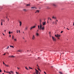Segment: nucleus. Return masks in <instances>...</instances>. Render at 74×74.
I'll return each instance as SVG.
<instances>
[{
    "instance_id": "f257e3e1",
    "label": "nucleus",
    "mask_w": 74,
    "mask_h": 74,
    "mask_svg": "<svg viewBox=\"0 0 74 74\" xmlns=\"http://www.w3.org/2000/svg\"><path fill=\"white\" fill-rule=\"evenodd\" d=\"M44 26H43V27H42V25H41H41H40V30H44Z\"/></svg>"
},
{
    "instance_id": "f03ea898",
    "label": "nucleus",
    "mask_w": 74,
    "mask_h": 74,
    "mask_svg": "<svg viewBox=\"0 0 74 74\" xmlns=\"http://www.w3.org/2000/svg\"><path fill=\"white\" fill-rule=\"evenodd\" d=\"M55 36L56 37H57L58 38V39H59V37H60V35H59L58 34H57V35H55Z\"/></svg>"
},
{
    "instance_id": "7ed1b4c3",
    "label": "nucleus",
    "mask_w": 74,
    "mask_h": 74,
    "mask_svg": "<svg viewBox=\"0 0 74 74\" xmlns=\"http://www.w3.org/2000/svg\"><path fill=\"white\" fill-rule=\"evenodd\" d=\"M52 39L53 41H56V38H55L52 36Z\"/></svg>"
},
{
    "instance_id": "20e7f679",
    "label": "nucleus",
    "mask_w": 74,
    "mask_h": 74,
    "mask_svg": "<svg viewBox=\"0 0 74 74\" xmlns=\"http://www.w3.org/2000/svg\"><path fill=\"white\" fill-rule=\"evenodd\" d=\"M32 38L33 40H34V39H35V36L34 35H33Z\"/></svg>"
},
{
    "instance_id": "39448f33",
    "label": "nucleus",
    "mask_w": 74,
    "mask_h": 74,
    "mask_svg": "<svg viewBox=\"0 0 74 74\" xmlns=\"http://www.w3.org/2000/svg\"><path fill=\"white\" fill-rule=\"evenodd\" d=\"M22 52V51L21 50H19L17 51L18 52Z\"/></svg>"
},
{
    "instance_id": "423d86ee",
    "label": "nucleus",
    "mask_w": 74,
    "mask_h": 74,
    "mask_svg": "<svg viewBox=\"0 0 74 74\" xmlns=\"http://www.w3.org/2000/svg\"><path fill=\"white\" fill-rule=\"evenodd\" d=\"M36 36H39V34H38V33L37 32L36 33Z\"/></svg>"
},
{
    "instance_id": "0eeeda50",
    "label": "nucleus",
    "mask_w": 74,
    "mask_h": 74,
    "mask_svg": "<svg viewBox=\"0 0 74 74\" xmlns=\"http://www.w3.org/2000/svg\"><path fill=\"white\" fill-rule=\"evenodd\" d=\"M46 23V22L45 21V22L43 23H42V25H45L46 24L45 23Z\"/></svg>"
},
{
    "instance_id": "6e6552de",
    "label": "nucleus",
    "mask_w": 74,
    "mask_h": 74,
    "mask_svg": "<svg viewBox=\"0 0 74 74\" xmlns=\"http://www.w3.org/2000/svg\"><path fill=\"white\" fill-rule=\"evenodd\" d=\"M52 18L53 19H56V18L54 16H53Z\"/></svg>"
},
{
    "instance_id": "1a4fd4ad",
    "label": "nucleus",
    "mask_w": 74,
    "mask_h": 74,
    "mask_svg": "<svg viewBox=\"0 0 74 74\" xmlns=\"http://www.w3.org/2000/svg\"><path fill=\"white\" fill-rule=\"evenodd\" d=\"M27 29H28V27H26L25 30H27Z\"/></svg>"
},
{
    "instance_id": "9d476101",
    "label": "nucleus",
    "mask_w": 74,
    "mask_h": 74,
    "mask_svg": "<svg viewBox=\"0 0 74 74\" xmlns=\"http://www.w3.org/2000/svg\"><path fill=\"white\" fill-rule=\"evenodd\" d=\"M30 4H27V5H26V6L27 7H29V6H30Z\"/></svg>"
},
{
    "instance_id": "9b49d317",
    "label": "nucleus",
    "mask_w": 74,
    "mask_h": 74,
    "mask_svg": "<svg viewBox=\"0 0 74 74\" xmlns=\"http://www.w3.org/2000/svg\"><path fill=\"white\" fill-rule=\"evenodd\" d=\"M1 21H1V26H2L3 25V21H3V20H1Z\"/></svg>"
},
{
    "instance_id": "f8f14e48",
    "label": "nucleus",
    "mask_w": 74,
    "mask_h": 74,
    "mask_svg": "<svg viewBox=\"0 0 74 74\" xmlns=\"http://www.w3.org/2000/svg\"><path fill=\"white\" fill-rule=\"evenodd\" d=\"M58 22L56 21H55V25H57L58 24Z\"/></svg>"
},
{
    "instance_id": "ddd939ff",
    "label": "nucleus",
    "mask_w": 74,
    "mask_h": 74,
    "mask_svg": "<svg viewBox=\"0 0 74 74\" xmlns=\"http://www.w3.org/2000/svg\"><path fill=\"white\" fill-rule=\"evenodd\" d=\"M37 12H38V13L39 12V10H37L36 12L35 13H37Z\"/></svg>"
},
{
    "instance_id": "4468645a",
    "label": "nucleus",
    "mask_w": 74,
    "mask_h": 74,
    "mask_svg": "<svg viewBox=\"0 0 74 74\" xmlns=\"http://www.w3.org/2000/svg\"><path fill=\"white\" fill-rule=\"evenodd\" d=\"M10 72L11 73H12V74H13V73H14V72L12 71H10Z\"/></svg>"
},
{
    "instance_id": "2eb2a0df",
    "label": "nucleus",
    "mask_w": 74,
    "mask_h": 74,
    "mask_svg": "<svg viewBox=\"0 0 74 74\" xmlns=\"http://www.w3.org/2000/svg\"><path fill=\"white\" fill-rule=\"evenodd\" d=\"M31 8H35V9H36V7H32Z\"/></svg>"
},
{
    "instance_id": "dca6fc26",
    "label": "nucleus",
    "mask_w": 74,
    "mask_h": 74,
    "mask_svg": "<svg viewBox=\"0 0 74 74\" xmlns=\"http://www.w3.org/2000/svg\"><path fill=\"white\" fill-rule=\"evenodd\" d=\"M4 65H5V66H6V67H8V65H7V64H4Z\"/></svg>"
},
{
    "instance_id": "f3484780",
    "label": "nucleus",
    "mask_w": 74,
    "mask_h": 74,
    "mask_svg": "<svg viewBox=\"0 0 74 74\" xmlns=\"http://www.w3.org/2000/svg\"><path fill=\"white\" fill-rule=\"evenodd\" d=\"M40 25H42V24H41V22H42L41 20H40Z\"/></svg>"
},
{
    "instance_id": "a211bd4d",
    "label": "nucleus",
    "mask_w": 74,
    "mask_h": 74,
    "mask_svg": "<svg viewBox=\"0 0 74 74\" xmlns=\"http://www.w3.org/2000/svg\"><path fill=\"white\" fill-rule=\"evenodd\" d=\"M10 47H11V48H14V46H10Z\"/></svg>"
},
{
    "instance_id": "6ab92c4d",
    "label": "nucleus",
    "mask_w": 74,
    "mask_h": 74,
    "mask_svg": "<svg viewBox=\"0 0 74 74\" xmlns=\"http://www.w3.org/2000/svg\"><path fill=\"white\" fill-rule=\"evenodd\" d=\"M36 27V26H34L32 27V29L33 28H35V27Z\"/></svg>"
},
{
    "instance_id": "aec40b11",
    "label": "nucleus",
    "mask_w": 74,
    "mask_h": 74,
    "mask_svg": "<svg viewBox=\"0 0 74 74\" xmlns=\"http://www.w3.org/2000/svg\"><path fill=\"white\" fill-rule=\"evenodd\" d=\"M20 25L21 26V25H22V23H21V21L20 22Z\"/></svg>"
},
{
    "instance_id": "412c9836",
    "label": "nucleus",
    "mask_w": 74,
    "mask_h": 74,
    "mask_svg": "<svg viewBox=\"0 0 74 74\" xmlns=\"http://www.w3.org/2000/svg\"><path fill=\"white\" fill-rule=\"evenodd\" d=\"M38 27L39 30H40V25L38 26Z\"/></svg>"
},
{
    "instance_id": "4be33fe9",
    "label": "nucleus",
    "mask_w": 74,
    "mask_h": 74,
    "mask_svg": "<svg viewBox=\"0 0 74 74\" xmlns=\"http://www.w3.org/2000/svg\"><path fill=\"white\" fill-rule=\"evenodd\" d=\"M59 73L60 74H63V73H62V72H59Z\"/></svg>"
},
{
    "instance_id": "5701e85b",
    "label": "nucleus",
    "mask_w": 74,
    "mask_h": 74,
    "mask_svg": "<svg viewBox=\"0 0 74 74\" xmlns=\"http://www.w3.org/2000/svg\"><path fill=\"white\" fill-rule=\"evenodd\" d=\"M11 58H15V56H11Z\"/></svg>"
},
{
    "instance_id": "b1692460",
    "label": "nucleus",
    "mask_w": 74,
    "mask_h": 74,
    "mask_svg": "<svg viewBox=\"0 0 74 74\" xmlns=\"http://www.w3.org/2000/svg\"><path fill=\"white\" fill-rule=\"evenodd\" d=\"M23 11H26L27 10H26V9H23Z\"/></svg>"
},
{
    "instance_id": "393cba45",
    "label": "nucleus",
    "mask_w": 74,
    "mask_h": 74,
    "mask_svg": "<svg viewBox=\"0 0 74 74\" xmlns=\"http://www.w3.org/2000/svg\"><path fill=\"white\" fill-rule=\"evenodd\" d=\"M37 69H38V70H39V71H41V70H40V69H39V68H37Z\"/></svg>"
},
{
    "instance_id": "a878e982",
    "label": "nucleus",
    "mask_w": 74,
    "mask_h": 74,
    "mask_svg": "<svg viewBox=\"0 0 74 74\" xmlns=\"http://www.w3.org/2000/svg\"><path fill=\"white\" fill-rule=\"evenodd\" d=\"M53 6H54L55 7H56V5H55V4H53Z\"/></svg>"
},
{
    "instance_id": "bb28decb",
    "label": "nucleus",
    "mask_w": 74,
    "mask_h": 74,
    "mask_svg": "<svg viewBox=\"0 0 74 74\" xmlns=\"http://www.w3.org/2000/svg\"><path fill=\"white\" fill-rule=\"evenodd\" d=\"M38 71H37V72H36V74H38Z\"/></svg>"
},
{
    "instance_id": "cd10ccee",
    "label": "nucleus",
    "mask_w": 74,
    "mask_h": 74,
    "mask_svg": "<svg viewBox=\"0 0 74 74\" xmlns=\"http://www.w3.org/2000/svg\"><path fill=\"white\" fill-rule=\"evenodd\" d=\"M25 68L26 69V70H29V69H28L26 67H25Z\"/></svg>"
},
{
    "instance_id": "c85d7f7f",
    "label": "nucleus",
    "mask_w": 74,
    "mask_h": 74,
    "mask_svg": "<svg viewBox=\"0 0 74 74\" xmlns=\"http://www.w3.org/2000/svg\"><path fill=\"white\" fill-rule=\"evenodd\" d=\"M16 74H19V73H18L16 71Z\"/></svg>"
},
{
    "instance_id": "c756f323",
    "label": "nucleus",
    "mask_w": 74,
    "mask_h": 74,
    "mask_svg": "<svg viewBox=\"0 0 74 74\" xmlns=\"http://www.w3.org/2000/svg\"><path fill=\"white\" fill-rule=\"evenodd\" d=\"M55 23V22H54V21H53L52 22V24H53Z\"/></svg>"
},
{
    "instance_id": "7c9ffc66",
    "label": "nucleus",
    "mask_w": 74,
    "mask_h": 74,
    "mask_svg": "<svg viewBox=\"0 0 74 74\" xmlns=\"http://www.w3.org/2000/svg\"><path fill=\"white\" fill-rule=\"evenodd\" d=\"M14 36H12V39H14Z\"/></svg>"
},
{
    "instance_id": "2f4dec72",
    "label": "nucleus",
    "mask_w": 74,
    "mask_h": 74,
    "mask_svg": "<svg viewBox=\"0 0 74 74\" xmlns=\"http://www.w3.org/2000/svg\"><path fill=\"white\" fill-rule=\"evenodd\" d=\"M29 69H32V70H33V69L32 68H31V67H29Z\"/></svg>"
},
{
    "instance_id": "473e14b6",
    "label": "nucleus",
    "mask_w": 74,
    "mask_h": 74,
    "mask_svg": "<svg viewBox=\"0 0 74 74\" xmlns=\"http://www.w3.org/2000/svg\"><path fill=\"white\" fill-rule=\"evenodd\" d=\"M9 34H11V32H10V31H9Z\"/></svg>"
},
{
    "instance_id": "72a5a7b5",
    "label": "nucleus",
    "mask_w": 74,
    "mask_h": 74,
    "mask_svg": "<svg viewBox=\"0 0 74 74\" xmlns=\"http://www.w3.org/2000/svg\"><path fill=\"white\" fill-rule=\"evenodd\" d=\"M9 48V46H8L7 48H6V49H7Z\"/></svg>"
},
{
    "instance_id": "f704fd0d",
    "label": "nucleus",
    "mask_w": 74,
    "mask_h": 74,
    "mask_svg": "<svg viewBox=\"0 0 74 74\" xmlns=\"http://www.w3.org/2000/svg\"><path fill=\"white\" fill-rule=\"evenodd\" d=\"M14 41H16V39H14Z\"/></svg>"
},
{
    "instance_id": "c9c22d12",
    "label": "nucleus",
    "mask_w": 74,
    "mask_h": 74,
    "mask_svg": "<svg viewBox=\"0 0 74 74\" xmlns=\"http://www.w3.org/2000/svg\"><path fill=\"white\" fill-rule=\"evenodd\" d=\"M2 72V71H1V69H0V73H1Z\"/></svg>"
},
{
    "instance_id": "e433bc0d",
    "label": "nucleus",
    "mask_w": 74,
    "mask_h": 74,
    "mask_svg": "<svg viewBox=\"0 0 74 74\" xmlns=\"http://www.w3.org/2000/svg\"><path fill=\"white\" fill-rule=\"evenodd\" d=\"M3 64H4V65L5 64V63H4V62L3 61Z\"/></svg>"
},
{
    "instance_id": "4c0bfd02",
    "label": "nucleus",
    "mask_w": 74,
    "mask_h": 74,
    "mask_svg": "<svg viewBox=\"0 0 74 74\" xmlns=\"http://www.w3.org/2000/svg\"><path fill=\"white\" fill-rule=\"evenodd\" d=\"M32 29H33L32 27H30V30H32Z\"/></svg>"
},
{
    "instance_id": "58836bf2",
    "label": "nucleus",
    "mask_w": 74,
    "mask_h": 74,
    "mask_svg": "<svg viewBox=\"0 0 74 74\" xmlns=\"http://www.w3.org/2000/svg\"><path fill=\"white\" fill-rule=\"evenodd\" d=\"M9 58H11V56H9Z\"/></svg>"
},
{
    "instance_id": "ea45409f",
    "label": "nucleus",
    "mask_w": 74,
    "mask_h": 74,
    "mask_svg": "<svg viewBox=\"0 0 74 74\" xmlns=\"http://www.w3.org/2000/svg\"><path fill=\"white\" fill-rule=\"evenodd\" d=\"M35 70L36 71V72H37V71H37V69H35Z\"/></svg>"
},
{
    "instance_id": "a19ab883",
    "label": "nucleus",
    "mask_w": 74,
    "mask_h": 74,
    "mask_svg": "<svg viewBox=\"0 0 74 74\" xmlns=\"http://www.w3.org/2000/svg\"><path fill=\"white\" fill-rule=\"evenodd\" d=\"M63 31H62L60 33H63Z\"/></svg>"
},
{
    "instance_id": "79ce46f5",
    "label": "nucleus",
    "mask_w": 74,
    "mask_h": 74,
    "mask_svg": "<svg viewBox=\"0 0 74 74\" xmlns=\"http://www.w3.org/2000/svg\"><path fill=\"white\" fill-rule=\"evenodd\" d=\"M66 29H67V30H70L69 29H68V28H67Z\"/></svg>"
},
{
    "instance_id": "37998d69",
    "label": "nucleus",
    "mask_w": 74,
    "mask_h": 74,
    "mask_svg": "<svg viewBox=\"0 0 74 74\" xmlns=\"http://www.w3.org/2000/svg\"><path fill=\"white\" fill-rule=\"evenodd\" d=\"M18 32H19L20 33H21V32H20V30H18Z\"/></svg>"
},
{
    "instance_id": "c03bdc74",
    "label": "nucleus",
    "mask_w": 74,
    "mask_h": 74,
    "mask_svg": "<svg viewBox=\"0 0 74 74\" xmlns=\"http://www.w3.org/2000/svg\"><path fill=\"white\" fill-rule=\"evenodd\" d=\"M44 73H45V74H46V72H45L44 71Z\"/></svg>"
},
{
    "instance_id": "a18cd8bd",
    "label": "nucleus",
    "mask_w": 74,
    "mask_h": 74,
    "mask_svg": "<svg viewBox=\"0 0 74 74\" xmlns=\"http://www.w3.org/2000/svg\"><path fill=\"white\" fill-rule=\"evenodd\" d=\"M56 22H58V20H56Z\"/></svg>"
},
{
    "instance_id": "49530a36",
    "label": "nucleus",
    "mask_w": 74,
    "mask_h": 74,
    "mask_svg": "<svg viewBox=\"0 0 74 74\" xmlns=\"http://www.w3.org/2000/svg\"><path fill=\"white\" fill-rule=\"evenodd\" d=\"M17 33H18V30H17Z\"/></svg>"
},
{
    "instance_id": "de8ad7c7",
    "label": "nucleus",
    "mask_w": 74,
    "mask_h": 74,
    "mask_svg": "<svg viewBox=\"0 0 74 74\" xmlns=\"http://www.w3.org/2000/svg\"><path fill=\"white\" fill-rule=\"evenodd\" d=\"M8 73H9L10 74L11 73L10 72H8Z\"/></svg>"
},
{
    "instance_id": "09e8293b",
    "label": "nucleus",
    "mask_w": 74,
    "mask_h": 74,
    "mask_svg": "<svg viewBox=\"0 0 74 74\" xmlns=\"http://www.w3.org/2000/svg\"><path fill=\"white\" fill-rule=\"evenodd\" d=\"M17 69H18L19 70V68L18 67H17Z\"/></svg>"
},
{
    "instance_id": "8fccbe9b",
    "label": "nucleus",
    "mask_w": 74,
    "mask_h": 74,
    "mask_svg": "<svg viewBox=\"0 0 74 74\" xmlns=\"http://www.w3.org/2000/svg\"><path fill=\"white\" fill-rule=\"evenodd\" d=\"M3 36H5V35L4 34V33H3Z\"/></svg>"
},
{
    "instance_id": "3c124183",
    "label": "nucleus",
    "mask_w": 74,
    "mask_h": 74,
    "mask_svg": "<svg viewBox=\"0 0 74 74\" xmlns=\"http://www.w3.org/2000/svg\"><path fill=\"white\" fill-rule=\"evenodd\" d=\"M73 26H74V22L73 23Z\"/></svg>"
},
{
    "instance_id": "603ef678",
    "label": "nucleus",
    "mask_w": 74,
    "mask_h": 74,
    "mask_svg": "<svg viewBox=\"0 0 74 74\" xmlns=\"http://www.w3.org/2000/svg\"><path fill=\"white\" fill-rule=\"evenodd\" d=\"M6 73H8V72H7V71H6Z\"/></svg>"
},
{
    "instance_id": "864d4df0",
    "label": "nucleus",
    "mask_w": 74,
    "mask_h": 74,
    "mask_svg": "<svg viewBox=\"0 0 74 74\" xmlns=\"http://www.w3.org/2000/svg\"><path fill=\"white\" fill-rule=\"evenodd\" d=\"M9 37H11V35H9Z\"/></svg>"
},
{
    "instance_id": "5fc2aeb1",
    "label": "nucleus",
    "mask_w": 74,
    "mask_h": 74,
    "mask_svg": "<svg viewBox=\"0 0 74 74\" xmlns=\"http://www.w3.org/2000/svg\"><path fill=\"white\" fill-rule=\"evenodd\" d=\"M3 22H5V21H4V20H3Z\"/></svg>"
},
{
    "instance_id": "6e6d98bb",
    "label": "nucleus",
    "mask_w": 74,
    "mask_h": 74,
    "mask_svg": "<svg viewBox=\"0 0 74 74\" xmlns=\"http://www.w3.org/2000/svg\"><path fill=\"white\" fill-rule=\"evenodd\" d=\"M37 67H39V66L38 65H37Z\"/></svg>"
},
{
    "instance_id": "4d7b16f0",
    "label": "nucleus",
    "mask_w": 74,
    "mask_h": 74,
    "mask_svg": "<svg viewBox=\"0 0 74 74\" xmlns=\"http://www.w3.org/2000/svg\"><path fill=\"white\" fill-rule=\"evenodd\" d=\"M4 73H5V71L4 70Z\"/></svg>"
},
{
    "instance_id": "13d9d810",
    "label": "nucleus",
    "mask_w": 74,
    "mask_h": 74,
    "mask_svg": "<svg viewBox=\"0 0 74 74\" xmlns=\"http://www.w3.org/2000/svg\"><path fill=\"white\" fill-rule=\"evenodd\" d=\"M4 32H6V31L5 30H4Z\"/></svg>"
},
{
    "instance_id": "bf43d9fd",
    "label": "nucleus",
    "mask_w": 74,
    "mask_h": 74,
    "mask_svg": "<svg viewBox=\"0 0 74 74\" xmlns=\"http://www.w3.org/2000/svg\"><path fill=\"white\" fill-rule=\"evenodd\" d=\"M50 20H51V21L52 20V19H51V18H50Z\"/></svg>"
},
{
    "instance_id": "052dcab7",
    "label": "nucleus",
    "mask_w": 74,
    "mask_h": 74,
    "mask_svg": "<svg viewBox=\"0 0 74 74\" xmlns=\"http://www.w3.org/2000/svg\"><path fill=\"white\" fill-rule=\"evenodd\" d=\"M38 31V30H37L36 31L37 32Z\"/></svg>"
},
{
    "instance_id": "680f3d73",
    "label": "nucleus",
    "mask_w": 74,
    "mask_h": 74,
    "mask_svg": "<svg viewBox=\"0 0 74 74\" xmlns=\"http://www.w3.org/2000/svg\"><path fill=\"white\" fill-rule=\"evenodd\" d=\"M4 55H5V53H4L3 54Z\"/></svg>"
},
{
    "instance_id": "e2e57ef3",
    "label": "nucleus",
    "mask_w": 74,
    "mask_h": 74,
    "mask_svg": "<svg viewBox=\"0 0 74 74\" xmlns=\"http://www.w3.org/2000/svg\"><path fill=\"white\" fill-rule=\"evenodd\" d=\"M50 33H51V32H49V34H50Z\"/></svg>"
},
{
    "instance_id": "0e129e2a",
    "label": "nucleus",
    "mask_w": 74,
    "mask_h": 74,
    "mask_svg": "<svg viewBox=\"0 0 74 74\" xmlns=\"http://www.w3.org/2000/svg\"><path fill=\"white\" fill-rule=\"evenodd\" d=\"M23 33L24 34V32H23Z\"/></svg>"
},
{
    "instance_id": "69168bd1",
    "label": "nucleus",
    "mask_w": 74,
    "mask_h": 74,
    "mask_svg": "<svg viewBox=\"0 0 74 74\" xmlns=\"http://www.w3.org/2000/svg\"><path fill=\"white\" fill-rule=\"evenodd\" d=\"M11 33H12L13 32H11Z\"/></svg>"
},
{
    "instance_id": "338daca9",
    "label": "nucleus",
    "mask_w": 74,
    "mask_h": 74,
    "mask_svg": "<svg viewBox=\"0 0 74 74\" xmlns=\"http://www.w3.org/2000/svg\"><path fill=\"white\" fill-rule=\"evenodd\" d=\"M49 22L48 21H47V23H49Z\"/></svg>"
},
{
    "instance_id": "774afa93",
    "label": "nucleus",
    "mask_w": 74,
    "mask_h": 74,
    "mask_svg": "<svg viewBox=\"0 0 74 74\" xmlns=\"http://www.w3.org/2000/svg\"><path fill=\"white\" fill-rule=\"evenodd\" d=\"M51 67H53V66H51Z\"/></svg>"
}]
</instances>
